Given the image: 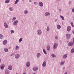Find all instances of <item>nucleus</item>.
Listing matches in <instances>:
<instances>
[{
	"instance_id": "nucleus-1",
	"label": "nucleus",
	"mask_w": 74,
	"mask_h": 74,
	"mask_svg": "<svg viewBox=\"0 0 74 74\" xmlns=\"http://www.w3.org/2000/svg\"><path fill=\"white\" fill-rule=\"evenodd\" d=\"M66 39L67 40H69L70 38V37H71V34H66Z\"/></svg>"
},
{
	"instance_id": "nucleus-2",
	"label": "nucleus",
	"mask_w": 74,
	"mask_h": 74,
	"mask_svg": "<svg viewBox=\"0 0 74 74\" xmlns=\"http://www.w3.org/2000/svg\"><path fill=\"white\" fill-rule=\"evenodd\" d=\"M36 33L38 35H41L42 34V31L40 29H38Z\"/></svg>"
},
{
	"instance_id": "nucleus-3",
	"label": "nucleus",
	"mask_w": 74,
	"mask_h": 74,
	"mask_svg": "<svg viewBox=\"0 0 74 74\" xmlns=\"http://www.w3.org/2000/svg\"><path fill=\"white\" fill-rule=\"evenodd\" d=\"M58 43H55L54 44V45L53 46V48L54 49H56L58 47Z\"/></svg>"
},
{
	"instance_id": "nucleus-4",
	"label": "nucleus",
	"mask_w": 74,
	"mask_h": 74,
	"mask_svg": "<svg viewBox=\"0 0 74 74\" xmlns=\"http://www.w3.org/2000/svg\"><path fill=\"white\" fill-rule=\"evenodd\" d=\"M15 56L16 59H17L19 58V57H20V55L19 54H16L15 55Z\"/></svg>"
},
{
	"instance_id": "nucleus-5",
	"label": "nucleus",
	"mask_w": 74,
	"mask_h": 74,
	"mask_svg": "<svg viewBox=\"0 0 74 74\" xmlns=\"http://www.w3.org/2000/svg\"><path fill=\"white\" fill-rule=\"evenodd\" d=\"M4 67H5V65L4 64H1L0 66V68H1L2 70H3L4 69Z\"/></svg>"
},
{
	"instance_id": "nucleus-6",
	"label": "nucleus",
	"mask_w": 74,
	"mask_h": 74,
	"mask_svg": "<svg viewBox=\"0 0 74 74\" xmlns=\"http://www.w3.org/2000/svg\"><path fill=\"white\" fill-rule=\"evenodd\" d=\"M74 45L73 42H70L68 44V45L69 47H71Z\"/></svg>"
},
{
	"instance_id": "nucleus-7",
	"label": "nucleus",
	"mask_w": 74,
	"mask_h": 74,
	"mask_svg": "<svg viewBox=\"0 0 74 74\" xmlns=\"http://www.w3.org/2000/svg\"><path fill=\"white\" fill-rule=\"evenodd\" d=\"M18 21L16 20L13 22V25L14 26H16L18 25Z\"/></svg>"
},
{
	"instance_id": "nucleus-8",
	"label": "nucleus",
	"mask_w": 74,
	"mask_h": 74,
	"mask_svg": "<svg viewBox=\"0 0 74 74\" xmlns=\"http://www.w3.org/2000/svg\"><path fill=\"white\" fill-rule=\"evenodd\" d=\"M30 62H27L26 63V67H29V66H30Z\"/></svg>"
},
{
	"instance_id": "nucleus-9",
	"label": "nucleus",
	"mask_w": 74,
	"mask_h": 74,
	"mask_svg": "<svg viewBox=\"0 0 74 74\" xmlns=\"http://www.w3.org/2000/svg\"><path fill=\"white\" fill-rule=\"evenodd\" d=\"M51 14V13L50 12H46L45 14V16H48L49 15H50Z\"/></svg>"
},
{
	"instance_id": "nucleus-10",
	"label": "nucleus",
	"mask_w": 74,
	"mask_h": 74,
	"mask_svg": "<svg viewBox=\"0 0 74 74\" xmlns=\"http://www.w3.org/2000/svg\"><path fill=\"white\" fill-rule=\"evenodd\" d=\"M39 5L40 7H43V3L41 2H39Z\"/></svg>"
},
{
	"instance_id": "nucleus-11",
	"label": "nucleus",
	"mask_w": 74,
	"mask_h": 74,
	"mask_svg": "<svg viewBox=\"0 0 74 74\" xmlns=\"http://www.w3.org/2000/svg\"><path fill=\"white\" fill-rule=\"evenodd\" d=\"M40 56H41V53H37L36 55V57L37 58H39Z\"/></svg>"
},
{
	"instance_id": "nucleus-12",
	"label": "nucleus",
	"mask_w": 74,
	"mask_h": 74,
	"mask_svg": "<svg viewBox=\"0 0 74 74\" xmlns=\"http://www.w3.org/2000/svg\"><path fill=\"white\" fill-rule=\"evenodd\" d=\"M4 25L5 28H8V25L7 23H6L5 22L4 23Z\"/></svg>"
},
{
	"instance_id": "nucleus-13",
	"label": "nucleus",
	"mask_w": 74,
	"mask_h": 74,
	"mask_svg": "<svg viewBox=\"0 0 74 74\" xmlns=\"http://www.w3.org/2000/svg\"><path fill=\"white\" fill-rule=\"evenodd\" d=\"M67 55L65 54L63 56V58L64 59H66L67 58Z\"/></svg>"
},
{
	"instance_id": "nucleus-14",
	"label": "nucleus",
	"mask_w": 74,
	"mask_h": 74,
	"mask_svg": "<svg viewBox=\"0 0 74 74\" xmlns=\"http://www.w3.org/2000/svg\"><path fill=\"white\" fill-rule=\"evenodd\" d=\"M47 32H49L50 31V27L49 26H47L46 28Z\"/></svg>"
},
{
	"instance_id": "nucleus-15",
	"label": "nucleus",
	"mask_w": 74,
	"mask_h": 74,
	"mask_svg": "<svg viewBox=\"0 0 74 74\" xmlns=\"http://www.w3.org/2000/svg\"><path fill=\"white\" fill-rule=\"evenodd\" d=\"M65 63V61H62L60 64L61 65V66H62V65H63L64 63Z\"/></svg>"
},
{
	"instance_id": "nucleus-16",
	"label": "nucleus",
	"mask_w": 74,
	"mask_h": 74,
	"mask_svg": "<svg viewBox=\"0 0 74 74\" xmlns=\"http://www.w3.org/2000/svg\"><path fill=\"white\" fill-rule=\"evenodd\" d=\"M67 30L68 32H70V30H71V27L69 26L67 27Z\"/></svg>"
},
{
	"instance_id": "nucleus-17",
	"label": "nucleus",
	"mask_w": 74,
	"mask_h": 74,
	"mask_svg": "<svg viewBox=\"0 0 74 74\" xmlns=\"http://www.w3.org/2000/svg\"><path fill=\"white\" fill-rule=\"evenodd\" d=\"M42 67H45L46 66V62L44 61L42 64Z\"/></svg>"
},
{
	"instance_id": "nucleus-18",
	"label": "nucleus",
	"mask_w": 74,
	"mask_h": 74,
	"mask_svg": "<svg viewBox=\"0 0 74 74\" xmlns=\"http://www.w3.org/2000/svg\"><path fill=\"white\" fill-rule=\"evenodd\" d=\"M7 42H8V41H7V40H5L3 41V45H6V44H7Z\"/></svg>"
},
{
	"instance_id": "nucleus-19",
	"label": "nucleus",
	"mask_w": 74,
	"mask_h": 74,
	"mask_svg": "<svg viewBox=\"0 0 74 74\" xmlns=\"http://www.w3.org/2000/svg\"><path fill=\"white\" fill-rule=\"evenodd\" d=\"M8 69L9 70H11L12 69V66L11 65H9L8 66Z\"/></svg>"
},
{
	"instance_id": "nucleus-20",
	"label": "nucleus",
	"mask_w": 74,
	"mask_h": 74,
	"mask_svg": "<svg viewBox=\"0 0 74 74\" xmlns=\"http://www.w3.org/2000/svg\"><path fill=\"white\" fill-rule=\"evenodd\" d=\"M34 71H37L38 70V68L37 67H34L32 69Z\"/></svg>"
},
{
	"instance_id": "nucleus-21",
	"label": "nucleus",
	"mask_w": 74,
	"mask_h": 74,
	"mask_svg": "<svg viewBox=\"0 0 74 74\" xmlns=\"http://www.w3.org/2000/svg\"><path fill=\"white\" fill-rule=\"evenodd\" d=\"M4 38V36L2 34H0V39L1 40Z\"/></svg>"
},
{
	"instance_id": "nucleus-22",
	"label": "nucleus",
	"mask_w": 74,
	"mask_h": 74,
	"mask_svg": "<svg viewBox=\"0 0 74 74\" xmlns=\"http://www.w3.org/2000/svg\"><path fill=\"white\" fill-rule=\"evenodd\" d=\"M8 51V48H5L4 49V51L5 52H7Z\"/></svg>"
},
{
	"instance_id": "nucleus-23",
	"label": "nucleus",
	"mask_w": 74,
	"mask_h": 74,
	"mask_svg": "<svg viewBox=\"0 0 74 74\" xmlns=\"http://www.w3.org/2000/svg\"><path fill=\"white\" fill-rule=\"evenodd\" d=\"M47 51H49L50 50V46L48 45L47 46Z\"/></svg>"
},
{
	"instance_id": "nucleus-24",
	"label": "nucleus",
	"mask_w": 74,
	"mask_h": 74,
	"mask_svg": "<svg viewBox=\"0 0 74 74\" xmlns=\"http://www.w3.org/2000/svg\"><path fill=\"white\" fill-rule=\"evenodd\" d=\"M5 74H9L10 73V71L8 70H6L5 71Z\"/></svg>"
},
{
	"instance_id": "nucleus-25",
	"label": "nucleus",
	"mask_w": 74,
	"mask_h": 74,
	"mask_svg": "<svg viewBox=\"0 0 74 74\" xmlns=\"http://www.w3.org/2000/svg\"><path fill=\"white\" fill-rule=\"evenodd\" d=\"M57 27L58 29H60L61 28V26L60 25H58L57 26Z\"/></svg>"
},
{
	"instance_id": "nucleus-26",
	"label": "nucleus",
	"mask_w": 74,
	"mask_h": 74,
	"mask_svg": "<svg viewBox=\"0 0 74 74\" xmlns=\"http://www.w3.org/2000/svg\"><path fill=\"white\" fill-rule=\"evenodd\" d=\"M60 17L62 18V21H64V18L63 16L60 15Z\"/></svg>"
},
{
	"instance_id": "nucleus-27",
	"label": "nucleus",
	"mask_w": 74,
	"mask_h": 74,
	"mask_svg": "<svg viewBox=\"0 0 74 74\" xmlns=\"http://www.w3.org/2000/svg\"><path fill=\"white\" fill-rule=\"evenodd\" d=\"M74 48H72L71 51V53H74Z\"/></svg>"
},
{
	"instance_id": "nucleus-28",
	"label": "nucleus",
	"mask_w": 74,
	"mask_h": 74,
	"mask_svg": "<svg viewBox=\"0 0 74 74\" xmlns=\"http://www.w3.org/2000/svg\"><path fill=\"white\" fill-rule=\"evenodd\" d=\"M5 3H10V0H6L5 1Z\"/></svg>"
},
{
	"instance_id": "nucleus-29",
	"label": "nucleus",
	"mask_w": 74,
	"mask_h": 74,
	"mask_svg": "<svg viewBox=\"0 0 74 74\" xmlns=\"http://www.w3.org/2000/svg\"><path fill=\"white\" fill-rule=\"evenodd\" d=\"M28 14V11H27V10H25L24 11V14Z\"/></svg>"
},
{
	"instance_id": "nucleus-30",
	"label": "nucleus",
	"mask_w": 74,
	"mask_h": 74,
	"mask_svg": "<svg viewBox=\"0 0 74 74\" xmlns=\"http://www.w3.org/2000/svg\"><path fill=\"white\" fill-rule=\"evenodd\" d=\"M51 56L52 57H53V58H56V55H55V54H52Z\"/></svg>"
},
{
	"instance_id": "nucleus-31",
	"label": "nucleus",
	"mask_w": 74,
	"mask_h": 74,
	"mask_svg": "<svg viewBox=\"0 0 74 74\" xmlns=\"http://www.w3.org/2000/svg\"><path fill=\"white\" fill-rule=\"evenodd\" d=\"M19 47L18 46H16V50H18L19 49Z\"/></svg>"
},
{
	"instance_id": "nucleus-32",
	"label": "nucleus",
	"mask_w": 74,
	"mask_h": 74,
	"mask_svg": "<svg viewBox=\"0 0 74 74\" xmlns=\"http://www.w3.org/2000/svg\"><path fill=\"white\" fill-rule=\"evenodd\" d=\"M70 24H71V25L72 27H74V25H73V22H71Z\"/></svg>"
},
{
	"instance_id": "nucleus-33",
	"label": "nucleus",
	"mask_w": 74,
	"mask_h": 74,
	"mask_svg": "<svg viewBox=\"0 0 74 74\" xmlns=\"http://www.w3.org/2000/svg\"><path fill=\"white\" fill-rule=\"evenodd\" d=\"M23 39V38H21L19 40V42H21L22 41V39Z\"/></svg>"
},
{
	"instance_id": "nucleus-34",
	"label": "nucleus",
	"mask_w": 74,
	"mask_h": 74,
	"mask_svg": "<svg viewBox=\"0 0 74 74\" xmlns=\"http://www.w3.org/2000/svg\"><path fill=\"white\" fill-rule=\"evenodd\" d=\"M43 52L45 54H47V52H46V51L45 49H43Z\"/></svg>"
},
{
	"instance_id": "nucleus-35",
	"label": "nucleus",
	"mask_w": 74,
	"mask_h": 74,
	"mask_svg": "<svg viewBox=\"0 0 74 74\" xmlns=\"http://www.w3.org/2000/svg\"><path fill=\"white\" fill-rule=\"evenodd\" d=\"M18 2H19V0H16L15 1V3H14L15 4H17V3H18Z\"/></svg>"
},
{
	"instance_id": "nucleus-36",
	"label": "nucleus",
	"mask_w": 74,
	"mask_h": 74,
	"mask_svg": "<svg viewBox=\"0 0 74 74\" xmlns=\"http://www.w3.org/2000/svg\"><path fill=\"white\" fill-rule=\"evenodd\" d=\"M10 32H11V34H13V33H14V31L13 30H10Z\"/></svg>"
},
{
	"instance_id": "nucleus-37",
	"label": "nucleus",
	"mask_w": 74,
	"mask_h": 74,
	"mask_svg": "<svg viewBox=\"0 0 74 74\" xmlns=\"http://www.w3.org/2000/svg\"><path fill=\"white\" fill-rule=\"evenodd\" d=\"M10 10L11 11H13V10H14V9H13L12 7H10Z\"/></svg>"
},
{
	"instance_id": "nucleus-38",
	"label": "nucleus",
	"mask_w": 74,
	"mask_h": 74,
	"mask_svg": "<svg viewBox=\"0 0 74 74\" xmlns=\"http://www.w3.org/2000/svg\"><path fill=\"white\" fill-rule=\"evenodd\" d=\"M69 5H71V4H72V2H71V1H70L69 2Z\"/></svg>"
},
{
	"instance_id": "nucleus-39",
	"label": "nucleus",
	"mask_w": 74,
	"mask_h": 74,
	"mask_svg": "<svg viewBox=\"0 0 74 74\" xmlns=\"http://www.w3.org/2000/svg\"><path fill=\"white\" fill-rule=\"evenodd\" d=\"M55 38L56 40H58V39H59V38H58V36H56L55 37Z\"/></svg>"
},
{
	"instance_id": "nucleus-40",
	"label": "nucleus",
	"mask_w": 74,
	"mask_h": 74,
	"mask_svg": "<svg viewBox=\"0 0 74 74\" xmlns=\"http://www.w3.org/2000/svg\"><path fill=\"white\" fill-rule=\"evenodd\" d=\"M34 5H37V2H34Z\"/></svg>"
},
{
	"instance_id": "nucleus-41",
	"label": "nucleus",
	"mask_w": 74,
	"mask_h": 74,
	"mask_svg": "<svg viewBox=\"0 0 74 74\" xmlns=\"http://www.w3.org/2000/svg\"><path fill=\"white\" fill-rule=\"evenodd\" d=\"M16 19V18H15V17H14L13 18H12L13 21H15V20Z\"/></svg>"
},
{
	"instance_id": "nucleus-42",
	"label": "nucleus",
	"mask_w": 74,
	"mask_h": 74,
	"mask_svg": "<svg viewBox=\"0 0 74 74\" xmlns=\"http://www.w3.org/2000/svg\"><path fill=\"white\" fill-rule=\"evenodd\" d=\"M15 55V53H13L11 54L10 56H13V55Z\"/></svg>"
},
{
	"instance_id": "nucleus-43",
	"label": "nucleus",
	"mask_w": 74,
	"mask_h": 74,
	"mask_svg": "<svg viewBox=\"0 0 74 74\" xmlns=\"http://www.w3.org/2000/svg\"><path fill=\"white\" fill-rule=\"evenodd\" d=\"M72 12H74V8H72Z\"/></svg>"
},
{
	"instance_id": "nucleus-44",
	"label": "nucleus",
	"mask_w": 74,
	"mask_h": 74,
	"mask_svg": "<svg viewBox=\"0 0 74 74\" xmlns=\"http://www.w3.org/2000/svg\"><path fill=\"white\" fill-rule=\"evenodd\" d=\"M72 42H73V43H74V38H73Z\"/></svg>"
},
{
	"instance_id": "nucleus-45",
	"label": "nucleus",
	"mask_w": 74,
	"mask_h": 74,
	"mask_svg": "<svg viewBox=\"0 0 74 74\" xmlns=\"http://www.w3.org/2000/svg\"><path fill=\"white\" fill-rule=\"evenodd\" d=\"M57 21H58V19H56L55 20V22H57Z\"/></svg>"
},
{
	"instance_id": "nucleus-46",
	"label": "nucleus",
	"mask_w": 74,
	"mask_h": 74,
	"mask_svg": "<svg viewBox=\"0 0 74 74\" xmlns=\"http://www.w3.org/2000/svg\"><path fill=\"white\" fill-rule=\"evenodd\" d=\"M72 33L74 35V30L73 31Z\"/></svg>"
},
{
	"instance_id": "nucleus-47",
	"label": "nucleus",
	"mask_w": 74,
	"mask_h": 74,
	"mask_svg": "<svg viewBox=\"0 0 74 74\" xmlns=\"http://www.w3.org/2000/svg\"><path fill=\"white\" fill-rule=\"evenodd\" d=\"M59 11H60H60H61V9H59Z\"/></svg>"
},
{
	"instance_id": "nucleus-48",
	"label": "nucleus",
	"mask_w": 74,
	"mask_h": 74,
	"mask_svg": "<svg viewBox=\"0 0 74 74\" xmlns=\"http://www.w3.org/2000/svg\"><path fill=\"white\" fill-rule=\"evenodd\" d=\"M63 69L64 70V69H65V67L64 66L63 67Z\"/></svg>"
},
{
	"instance_id": "nucleus-49",
	"label": "nucleus",
	"mask_w": 74,
	"mask_h": 74,
	"mask_svg": "<svg viewBox=\"0 0 74 74\" xmlns=\"http://www.w3.org/2000/svg\"><path fill=\"white\" fill-rule=\"evenodd\" d=\"M64 74H67V72H66Z\"/></svg>"
},
{
	"instance_id": "nucleus-50",
	"label": "nucleus",
	"mask_w": 74,
	"mask_h": 74,
	"mask_svg": "<svg viewBox=\"0 0 74 74\" xmlns=\"http://www.w3.org/2000/svg\"><path fill=\"white\" fill-rule=\"evenodd\" d=\"M29 2H32V0H29Z\"/></svg>"
},
{
	"instance_id": "nucleus-51",
	"label": "nucleus",
	"mask_w": 74,
	"mask_h": 74,
	"mask_svg": "<svg viewBox=\"0 0 74 74\" xmlns=\"http://www.w3.org/2000/svg\"><path fill=\"white\" fill-rule=\"evenodd\" d=\"M1 58H0V63L1 62Z\"/></svg>"
},
{
	"instance_id": "nucleus-52",
	"label": "nucleus",
	"mask_w": 74,
	"mask_h": 74,
	"mask_svg": "<svg viewBox=\"0 0 74 74\" xmlns=\"http://www.w3.org/2000/svg\"><path fill=\"white\" fill-rule=\"evenodd\" d=\"M35 25H37V22H35Z\"/></svg>"
},
{
	"instance_id": "nucleus-53",
	"label": "nucleus",
	"mask_w": 74,
	"mask_h": 74,
	"mask_svg": "<svg viewBox=\"0 0 74 74\" xmlns=\"http://www.w3.org/2000/svg\"><path fill=\"white\" fill-rule=\"evenodd\" d=\"M33 74H36V73H33Z\"/></svg>"
},
{
	"instance_id": "nucleus-54",
	"label": "nucleus",
	"mask_w": 74,
	"mask_h": 74,
	"mask_svg": "<svg viewBox=\"0 0 74 74\" xmlns=\"http://www.w3.org/2000/svg\"><path fill=\"white\" fill-rule=\"evenodd\" d=\"M22 1H25V0H21Z\"/></svg>"
},
{
	"instance_id": "nucleus-55",
	"label": "nucleus",
	"mask_w": 74,
	"mask_h": 74,
	"mask_svg": "<svg viewBox=\"0 0 74 74\" xmlns=\"http://www.w3.org/2000/svg\"><path fill=\"white\" fill-rule=\"evenodd\" d=\"M23 74H26V73H24Z\"/></svg>"
}]
</instances>
